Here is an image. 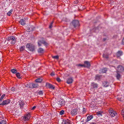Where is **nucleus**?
Listing matches in <instances>:
<instances>
[{
    "instance_id": "a211bd4d",
    "label": "nucleus",
    "mask_w": 124,
    "mask_h": 124,
    "mask_svg": "<svg viewBox=\"0 0 124 124\" xmlns=\"http://www.w3.org/2000/svg\"><path fill=\"white\" fill-rule=\"evenodd\" d=\"M93 117V115H90L88 116L87 117L86 119V122H88L90 120L92 119Z\"/></svg>"
},
{
    "instance_id": "9d476101",
    "label": "nucleus",
    "mask_w": 124,
    "mask_h": 124,
    "mask_svg": "<svg viewBox=\"0 0 124 124\" xmlns=\"http://www.w3.org/2000/svg\"><path fill=\"white\" fill-rule=\"evenodd\" d=\"M46 86L47 87L50 89H54L55 88V87L54 85L48 83H46Z\"/></svg>"
},
{
    "instance_id": "1a4fd4ad",
    "label": "nucleus",
    "mask_w": 124,
    "mask_h": 124,
    "mask_svg": "<svg viewBox=\"0 0 124 124\" xmlns=\"http://www.w3.org/2000/svg\"><path fill=\"white\" fill-rule=\"evenodd\" d=\"M84 67H86L88 68H89L90 67L91 64L90 62L86 61L84 62Z\"/></svg>"
},
{
    "instance_id": "f704fd0d",
    "label": "nucleus",
    "mask_w": 124,
    "mask_h": 124,
    "mask_svg": "<svg viewBox=\"0 0 124 124\" xmlns=\"http://www.w3.org/2000/svg\"><path fill=\"white\" fill-rule=\"evenodd\" d=\"M64 124H70V123L68 120H65Z\"/></svg>"
},
{
    "instance_id": "79ce46f5",
    "label": "nucleus",
    "mask_w": 124,
    "mask_h": 124,
    "mask_svg": "<svg viewBox=\"0 0 124 124\" xmlns=\"http://www.w3.org/2000/svg\"><path fill=\"white\" fill-rule=\"evenodd\" d=\"M38 93L39 95H41L43 94V93L42 91H40Z\"/></svg>"
},
{
    "instance_id": "864d4df0",
    "label": "nucleus",
    "mask_w": 124,
    "mask_h": 124,
    "mask_svg": "<svg viewBox=\"0 0 124 124\" xmlns=\"http://www.w3.org/2000/svg\"><path fill=\"white\" fill-rule=\"evenodd\" d=\"M122 116L123 117V118L124 119V115L123 116Z\"/></svg>"
},
{
    "instance_id": "a878e982",
    "label": "nucleus",
    "mask_w": 124,
    "mask_h": 124,
    "mask_svg": "<svg viewBox=\"0 0 124 124\" xmlns=\"http://www.w3.org/2000/svg\"><path fill=\"white\" fill-rule=\"evenodd\" d=\"M16 75L17 78H21V76L20 75V74L19 73H17L16 74Z\"/></svg>"
},
{
    "instance_id": "412c9836",
    "label": "nucleus",
    "mask_w": 124,
    "mask_h": 124,
    "mask_svg": "<svg viewBox=\"0 0 124 124\" xmlns=\"http://www.w3.org/2000/svg\"><path fill=\"white\" fill-rule=\"evenodd\" d=\"M32 83H30L29 84H27L26 85V87L32 89Z\"/></svg>"
},
{
    "instance_id": "ddd939ff",
    "label": "nucleus",
    "mask_w": 124,
    "mask_h": 124,
    "mask_svg": "<svg viewBox=\"0 0 124 124\" xmlns=\"http://www.w3.org/2000/svg\"><path fill=\"white\" fill-rule=\"evenodd\" d=\"M73 81V79L72 78L70 77L67 79V83L68 84H70L72 83Z\"/></svg>"
},
{
    "instance_id": "aec40b11",
    "label": "nucleus",
    "mask_w": 124,
    "mask_h": 124,
    "mask_svg": "<svg viewBox=\"0 0 124 124\" xmlns=\"http://www.w3.org/2000/svg\"><path fill=\"white\" fill-rule=\"evenodd\" d=\"M38 86L39 85L38 84L32 83V88H38Z\"/></svg>"
},
{
    "instance_id": "b1692460",
    "label": "nucleus",
    "mask_w": 124,
    "mask_h": 124,
    "mask_svg": "<svg viewBox=\"0 0 124 124\" xmlns=\"http://www.w3.org/2000/svg\"><path fill=\"white\" fill-rule=\"evenodd\" d=\"M107 70V69L106 68H105L101 70V72L102 73H106Z\"/></svg>"
},
{
    "instance_id": "7ed1b4c3",
    "label": "nucleus",
    "mask_w": 124,
    "mask_h": 124,
    "mask_svg": "<svg viewBox=\"0 0 124 124\" xmlns=\"http://www.w3.org/2000/svg\"><path fill=\"white\" fill-rule=\"evenodd\" d=\"M7 40L8 41H11L12 44H14L15 43L16 39L14 37L11 36L8 37L7 39Z\"/></svg>"
},
{
    "instance_id": "2f4dec72",
    "label": "nucleus",
    "mask_w": 124,
    "mask_h": 124,
    "mask_svg": "<svg viewBox=\"0 0 124 124\" xmlns=\"http://www.w3.org/2000/svg\"><path fill=\"white\" fill-rule=\"evenodd\" d=\"M5 94H3L1 97L0 98V101L1 102L2 99H3V98H4V97L5 96Z\"/></svg>"
},
{
    "instance_id": "423d86ee",
    "label": "nucleus",
    "mask_w": 124,
    "mask_h": 124,
    "mask_svg": "<svg viewBox=\"0 0 124 124\" xmlns=\"http://www.w3.org/2000/svg\"><path fill=\"white\" fill-rule=\"evenodd\" d=\"M30 114V113H29L26 115L24 116L23 118V120L25 121H28L30 118L31 116Z\"/></svg>"
},
{
    "instance_id": "8fccbe9b",
    "label": "nucleus",
    "mask_w": 124,
    "mask_h": 124,
    "mask_svg": "<svg viewBox=\"0 0 124 124\" xmlns=\"http://www.w3.org/2000/svg\"><path fill=\"white\" fill-rule=\"evenodd\" d=\"M122 43L124 45V38L122 40Z\"/></svg>"
},
{
    "instance_id": "4468645a",
    "label": "nucleus",
    "mask_w": 124,
    "mask_h": 124,
    "mask_svg": "<svg viewBox=\"0 0 124 124\" xmlns=\"http://www.w3.org/2000/svg\"><path fill=\"white\" fill-rule=\"evenodd\" d=\"M123 53L122 51H119L116 53V55L117 57H119L122 55Z\"/></svg>"
},
{
    "instance_id": "473e14b6",
    "label": "nucleus",
    "mask_w": 124,
    "mask_h": 124,
    "mask_svg": "<svg viewBox=\"0 0 124 124\" xmlns=\"http://www.w3.org/2000/svg\"><path fill=\"white\" fill-rule=\"evenodd\" d=\"M0 124H6V122L4 120L0 121Z\"/></svg>"
},
{
    "instance_id": "6e6d98bb",
    "label": "nucleus",
    "mask_w": 124,
    "mask_h": 124,
    "mask_svg": "<svg viewBox=\"0 0 124 124\" xmlns=\"http://www.w3.org/2000/svg\"><path fill=\"white\" fill-rule=\"evenodd\" d=\"M30 28H29V30H30Z\"/></svg>"
},
{
    "instance_id": "6e6552de",
    "label": "nucleus",
    "mask_w": 124,
    "mask_h": 124,
    "mask_svg": "<svg viewBox=\"0 0 124 124\" xmlns=\"http://www.w3.org/2000/svg\"><path fill=\"white\" fill-rule=\"evenodd\" d=\"M72 23L75 27L79 25V22L78 20H73L72 22Z\"/></svg>"
},
{
    "instance_id": "58836bf2",
    "label": "nucleus",
    "mask_w": 124,
    "mask_h": 124,
    "mask_svg": "<svg viewBox=\"0 0 124 124\" xmlns=\"http://www.w3.org/2000/svg\"><path fill=\"white\" fill-rule=\"evenodd\" d=\"M54 23V21H53L50 24V25L49 26V28H51L52 27V25L53 24V23Z\"/></svg>"
},
{
    "instance_id": "cd10ccee",
    "label": "nucleus",
    "mask_w": 124,
    "mask_h": 124,
    "mask_svg": "<svg viewBox=\"0 0 124 124\" xmlns=\"http://www.w3.org/2000/svg\"><path fill=\"white\" fill-rule=\"evenodd\" d=\"M101 76L99 75H96L95 76V79L96 80H99L100 79Z\"/></svg>"
},
{
    "instance_id": "6ab92c4d",
    "label": "nucleus",
    "mask_w": 124,
    "mask_h": 124,
    "mask_svg": "<svg viewBox=\"0 0 124 124\" xmlns=\"http://www.w3.org/2000/svg\"><path fill=\"white\" fill-rule=\"evenodd\" d=\"M103 85L104 87H107L109 85V83L107 81H104L103 82Z\"/></svg>"
},
{
    "instance_id": "37998d69",
    "label": "nucleus",
    "mask_w": 124,
    "mask_h": 124,
    "mask_svg": "<svg viewBox=\"0 0 124 124\" xmlns=\"http://www.w3.org/2000/svg\"><path fill=\"white\" fill-rule=\"evenodd\" d=\"M56 80L59 82H60L61 81V80L59 78H56Z\"/></svg>"
},
{
    "instance_id": "ea45409f",
    "label": "nucleus",
    "mask_w": 124,
    "mask_h": 124,
    "mask_svg": "<svg viewBox=\"0 0 124 124\" xmlns=\"http://www.w3.org/2000/svg\"><path fill=\"white\" fill-rule=\"evenodd\" d=\"M121 114L122 116L124 115V109H123L122 110Z\"/></svg>"
},
{
    "instance_id": "20e7f679",
    "label": "nucleus",
    "mask_w": 124,
    "mask_h": 124,
    "mask_svg": "<svg viewBox=\"0 0 124 124\" xmlns=\"http://www.w3.org/2000/svg\"><path fill=\"white\" fill-rule=\"evenodd\" d=\"M38 45L39 46H41L42 44H43L45 46H46L48 45V43L44 40H39L38 42Z\"/></svg>"
},
{
    "instance_id": "dca6fc26",
    "label": "nucleus",
    "mask_w": 124,
    "mask_h": 124,
    "mask_svg": "<svg viewBox=\"0 0 124 124\" xmlns=\"http://www.w3.org/2000/svg\"><path fill=\"white\" fill-rule=\"evenodd\" d=\"M103 113V111H100L97 112L96 113V114L99 117L102 116V114Z\"/></svg>"
},
{
    "instance_id": "c03bdc74",
    "label": "nucleus",
    "mask_w": 124,
    "mask_h": 124,
    "mask_svg": "<svg viewBox=\"0 0 124 124\" xmlns=\"http://www.w3.org/2000/svg\"><path fill=\"white\" fill-rule=\"evenodd\" d=\"M11 90L12 91H14L15 90V88L14 87H12L11 88Z\"/></svg>"
},
{
    "instance_id": "a18cd8bd",
    "label": "nucleus",
    "mask_w": 124,
    "mask_h": 124,
    "mask_svg": "<svg viewBox=\"0 0 124 124\" xmlns=\"http://www.w3.org/2000/svg\"><path fill=\"white\" fill-rule=\"evenodd\" d=\"M117 99L119 101H123V100L121 98H117Z\"/></svg>"
},
{
    "instance_id": "9b49d317",
    "label": "nucleus",
    "mask_w": 124,
    "mask_h": 124,
    "mask_svg": "<svg viewBox=\"0 0 124 124\" xmlns=\"http://www.w3.org/2000/svg\"><path fill=\"white\" fill-rule=\"evenodd\" d=\"M78 110L77 109H74L71 111V114L72 116L75 115L78 113Z\"/></svg>"
},
{
    "instance_id": "c756f323",
    "label": "nucleus",
    "mask_w": 124,
    "mask_h": 124,
    "mask_svg": "<svg viewBox=\"0 0 124 124\" xmlns=\"http://www.w3.org/2000/svg\"><path fill=\"white\" fill-rule=\"evenodd\" d=\"M103 57L106 59H108V55L107 54H104L103 55Z\"/></svg>"
},
{
    "instance_id": "7c9ffc66",
    "label": "nucleus",
    "mask_w": 124,
    "mask_h": 124,
    "mask_svg": "<svg viewBox=\"0 0 124 124\" xmlns=\"http://www.w3.org/2000/svg\"><path fill=\"white\" fill-rule=\"evenodd\" d=\"M116 114V113L114 111V112L112 114H110V115L111 116L113 117L115 116Z\"/></svg>"
},
{
    "instance_id": "f8f14e48",
    "label": "nucleus",
    "mask_w": 124,
    "mask_h": 124,
    "mask_svg": "<svg viewBox=\"0 0 124 124\" xmlns=\"http://www.w3.org/2000/svg\"><path fill=\"white\" fill-rule=\"evenodd\" d=\"M91 85L92 88L94 89L98 88V86L97 84L95 83L94 82L92 83Z\"/></svg>"
},
{
    "instance_id": "c9c22d12",
    "label": "nucleus",
    "mask_w": 124,
    "mask_h": 124,
    "mask_svg": "<svg viewBox=\"0 0 124 124\" xmlns=\"http://www.w3.org/2000/svg\"><path fill=\"white\" fill-rule=\"evenodd\" d=\"M64 111L63 110H62L60 112V114L61 115H62L64 114Z\"/></svg>"
},
{
    "instance_id": "a19ab883",
    "label": "nucleus",
    "mask_w": 124,
    "mask_h": 124,
    "mask_svg": "<svg viewBox=\"0 0 124 124\" xmlns=\"http://www.w3.org/2000/svg\"><path fill=\"white\" fill-rule=\"evenodd\" d=\"M83 113H85L86 112V108H83Z\"/></svg>"
},
{
    "instance_id": "39448f33",
    "label": "nucleus",
    "mask_w": 124,
    "mask_h": 124,
    "mask_svg": "<svg viewBox=\"0 0 124 124\" xmlns=\"http://www.w3.org/2000/svg\"><path fill=\"white\" fill-rule=\"evenodd\" d=\"M27 20V19L26 18H24L20 19L19 22L20 23L21 25L24 26L26 24V22Z\"/></svg>"
},
{
    "instance_id": "f03ea898",
    "label": "nucleus",
    "mask_w": 124,
    "mask_h": 124,
    "mask_svg": "<svg viewBox=\"0 0 124 124\" xmlns=\"http://www.w3.org/2000/svg\"><path fill=\"white\" fill-rule=\"evenodd\" d=\"M117 70L116 71L122 73L124 72V65H119L117 67Z\"/></svg>"
},
{
    "instance_id": "3c124183",
    "label": "nucleus",
    "mask_w": 124,
    "mask_h": 124,
    "mask_svg": "<svg viewBox=\"0 0 124 124\" xmlns=\"http://www.w3.org/2000/svg\"><path fill=\"white\" fill-rule=\"evenodd\" d=\"M90 124H96V123L94 122H92Z\"/></svg>"
},
{
    "instance_id": "2eb2a0df",
    "label": "nucleus",
    "mask_w": 124,
    "mask_h": 124,
    "mask_svg": "<svg viewBox=\"0 0 124 124\" xmlns=\"http://www.w3.org/2000/svg\"><path fill=\"white\" fill-rule=\"evenodd\" d=\"M38 52L39 53L43 54L44 53V50L41 48H40L38 50Z\"/></svg>"
},
{
    "instance_id": "603ef678",
    "label": "nucleus",
    "mask_w": 124,
    "mask_h": 124,
    "mask_svg": "<svg viewBox=\"0 0 124 124\" xmlns=\"http://www.w3.org/2000/svg\"><path fill=\"white\" fill-rule=\"evenodd\" d=\"M103 40L104 41L105 40H106V39L104 38V39H103Z\"/></svg>"
},
{
    "instance_id": "de8ad7c7",
    "label": "nucleus",
    "mask_w": 124,
    "mask_h": 124,
    "mask_svg": "<svg viewBox=\"0 0 124 124\" xmlns=\"http://www.w3.org/2000/svg\"><path fill=\"white\" fill-rule=\"evenodd\" d=\"M50 75L52 76H53L54 75V72H52L51 73Z\"/></svg>"
},
{
    "instance_id": "bb28decb",
    "label": "nucleus",
    "mask_w": 124,
    "mask_h": 124,
    "mask_svg": "<svg viewBox=\"0 0 124 124\" xmlns=\"http://www.w3.org/2000/svg\"><path fill=\"white\" fill-rule=\"evenodd\" d=\"M13 11V10L12 9H11L10 11H9L7 13V15L9 16H10L12 14V12Z\"/></svg>"
},
{
    "instance_id": "5fc2aeb1",
    "label": "nucleus",
    "mask_w": 124,
    "mask_h": 124,
    "mask_svg": "<svg viewBox=\"0 0 124 124\" xmlns=\"http://www.w3.org/2000/svg\"><path fill=\"white\" fill-rule=\"evenodd\" d=\"M60 104H61V105H62V103H60Z\"/></svg>"
},
{
    "instance_id": "4be33fe9",
    "label": "nucleus",
    "mask_w": 124,
    "mask_h": 124,
    "mask_svg": "<svg viewBox=\"0 0 124 124\" xmlns=\"http://www.w3.org/2000/svg\"><path fill=\"white\" fill-rule=\"evenodd\" d=\"M19 104L20 105V108L21 109L23 108V107L24 105V103L22 102H19Z\"/></svg>"
},
{
    "instance_id": "09e8293b",
    "label": "nucleus",
    "mask_w": 124,
    "mask_h": 124,
    "mask_svg": "<svg viewBox=\"0 0 124 124\" xmlns=\"http://www.w3.org/2000/svg\"><path fill=\"white\" fill-rule=\"evenodd\" d=\"M36 106H34L33 107H32V108H31L32 110H34L35 109V108H36Z\"/></svg>"
},
{
    "instance_id": "4c0bfd02",
    "label": "nucleus",
    "mask_w": 124,
    "mask_h": 124,
    "mask_svg": "<svg viewBox=\"0 0 124 124\" xmlns=\"http://www.w3.org/2000/svg\"><path fill=\"white\" fill-rule=\"evenodd\" d=\"M52 58L54 59H59V56L58 55L53 56Z\"/></svg>"
},
{
    "instance_id": "49530a36",
    "label": "nucleus",
    "mask_w": 124,
    "mask_h": 124,
    "mask_svg": "<svg viewBox=\"0 0 124 124\" xmlns=\"http://www.w3.org/2000/svg\"><path fill=\"white\" fill-rule=\"evenodd\" d=\"M74 3L75 4H78V0L75 1L74 2Z\"/></svg>"
},
{
    "instance_id": "0eeeda50",
    "label": "nucleus",
    "mask_w": 124,
    "mask_h": 124,
    "mask_svg": "<svg viewBox=\"0 0 124 124\" xmlns=\"http://www.w3.org/2000/svg\"><path fill=\"white\" fill-rule=\"evenodd\" d=\"M10 102V100L9 99H7L6 100L3 101L2 103L0 104L1 105L3 106L6 104H8Z\"/></svg>"
},
{
    "instance_id": "5701e85b",
    "label": "nucleus",
    "mask_w": 124,
    "mask_h": 124,
    "mask_svg": "<svg viewBox=\"0 0 124 124\" xmlns=\"http://www.w3.org/2000/svg\"><path fill=\"white\" fill-rule=\"evenodd\" d=\"M42 79L40 78H38L36 79L35 80L36 82L38 83H41L42 81Z\"/></svg>"
},
{
    "instance_id": "f3484780",
    "label": "nucleus",
    "mask_w": 124,
    "mask_h": 124,
    "mask_svg": "<svg viewBox=\"0 0 124 124\" xmlns=\"http://www.w3.org/2000/svg\"><path fill=\"white\" fill-rule=\"evenodd\" d=\"M116 77L117 79L118 80H119V79L121 78V75L119 74V72H118V71H116Z\"/></svg>"
},
{
    "instance_id": "e433bc0d",
    "label": "nucleus",
    "mask_w": 124,
    "mask_h": 124,
    "mask_svg": "<svg viewBox=\"0 0 124 124\" xmlns=\"http://www.w3.org/2000/svg\"><path fill=\"white\" fill-rule=\"evenodd\" d=\"M76 65L78 67H84V64H77Z\"/></svg>"
},
{
    "instance_id": "393cba45",
    "label": "nucleus",
    "mask_w": 124,
    "mask_h": 124,
    "mask_svg": "<svg viewBox=\"0 0 124 124\" xmlns=\"http://www.w3.org/2000/svg\"><path fill=\"white\" fill-rule=\"evenodd\" d=\"M11 71L12 73L14 74L16 73L17 72V71L15 69H12Z\"/></svg>"
},
{
    "instance_id": "c85d7f7f",
    "label": "nucleus",
    "mask_w": 124,
    "mask_h": 124,
    "mask_svg": "<svg viewBox=\"0 0 124 124\" xmlns=\"http://www.w3.org/2000/svg\"><path fill=\"white\" fill-rule=\"evenodd\" d=\"M25 46H22L20 48V51H23L24 49Z\"/></svg>"
},
{
    "instance_id": "72a5a7b5",
    "label": "nucleus",
    "mask_w": 124,
    "mask_h": 124,
    "mask_svg": "<svg viewBox=\"0 0 124 124\" xmlns=\"http://www.w3.org/2000/svg\"><path fill=\"white\" fill-rule=\"evenodd\" d=\"M114 110L112 109H110L108 110L109 112V113H111V114H112L114 112Z\"/></svg>"
},
{
    "instance_id": "f257e3e1",
    "label": "nucleus",
    "mask_w": 124,
    "mask_h": 124,
    "mask_svg": "<svg viewBox=\"0 0 124 124\" xmlns=\"http://www.w3.org/2000/svg\"><path fill=\"white\" fill-rule=\"evenodd\" d=\"M26 47L30 51L33 52L35 51V46L32 44L30 43H27L26 45Z\"/></svg>"
}]
</instances>
